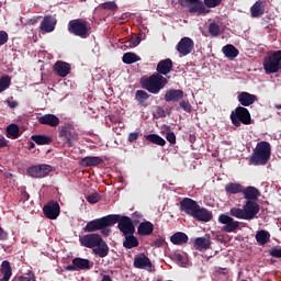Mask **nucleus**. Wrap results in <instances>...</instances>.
<instances>
[{
	"label": "nucleus",
	"mask_w": 281,
	"mask_h": 281,
	"mask_svg": "<svg viewBox=\"0 0 281 281\" xmlns=\"http://www.w3.org/2000/svg\"><path fill=\"white\" fill-rule=\"evenodd\" d=\"M31 139L40 146H45V144H52V137L45 135H33L31 136Z\"/></svg>",
	"instance_id": "e433bc0d"
},
{
	"label": "nucleus",
	"mask_w": 281,
	"mask_h": 281,
	"mask_svg": "<svg viewBox=\"0 0 281 281\" xmlns=\"http://www.w3.org/2000/svg\"><path fill=\"white\" fill-rule=\"evenodd\" d=\"M180 210L184 211L188 216L196 218V201H194V199H182V201H180Z\"/></svg>",
	"instance_id": "4468645a"
},
{
	"label": "nucleus",
	"mask_w": 281,
	"mask_h": 281,
	"mask_svg": "<svg viewBox=\"0 0 281 281\" xmlns=\"http://www.w3.org/2000/svg\"><path fill=\"white\" fill-rule=\"evenodd\" d=\"M119 229L125 236L124 241H127L128 234L131 233V216L120 215Z\"/></svg>",
	"instance_id": "412c9836"
},
{
	"label": "nucleus",
	"mask_w": 281,
	"mask_h": 281,
	"mask_svg": "<svg viewBox=\"0 0 281 281\" xmlns=\"http://www.w3.org/2000/svg\"><path fill=\"white\" fill-rule=\"evenodd\" d=\"M101 162L102 159L95 156H88L81 159V166H98Z\"/></svg>",
	"instance_id": "c9c22d12"
},
{
	"label": "nucleus",
	"mask_w": 281,
	"mask_h": 281,
	"mask_svg": "<svg viewBox=\"0 0 281 281\" xmlns=\"http://www.w3.org/2000/svg\"><path fill=\"white\" fill-rule=\"evenodd\" d=\"M195 218L196 221H204V223H209V221H212L213 218L212 211L205 207H201L200 203L196 201Z\"/></svg>",
	"instance_id": "aec40b11"
},
{
	"label": "nucleus",
	"mask_w": 281,
	"mask_h": 281,
	"mask_svg": "<svg viewBox=\"0 0 281 281\" xmlns=\"http://www.w3.org/2000/svg\"><path fill=\"white\" fill-rule=\"evenodd\" d=\"M80 244L82 247H88L89 249H93L97 256L100 258H105L106 256V244L102 240V237L99 234H88L80 237Z\"/></svg>",
	"instance_id": "7ed1b4c3"
},
{
	"label": "nucleus",
	"mask_w": 281,
	"mask_h": 281,
	"mask_svg": "<svg viewBox=\"0 0 281 281\" xmlns=\"http://www.w3.org/2000/svg\"><path fill=\"white\" fill-rule=\"evenodd\" d=\"M140 36H135L134 38H132V41L130 42V46H138V44H140Z\"/></svg>",
	"instance_id": "052dcab7"
},
{
	"label": "nucleus",
	"mask_w": 281,
	"mask_h": 281,
	"mask_svg": "<svg viewBox=\"0 0 281 281\" xmlns=\"http://www.w3.org/2000/svg\"><path fill=\"white\" fill-rule=\"evenodd\" d=\"M180 106H182V110L186 112H192V104L189 101L183 100V97L182 100H180Z\"/></svg>",
	"instance_id": "09e8293b"
},
{
	"label": "nucleus",
	"mask_w": 281,
	"mask_h": 281,
	"mask_svg": "<svg viewBox=\"0 0 281 281\" xmlns=\"http://www.w3.org/2000/svg\"><path fill=\"white\" fill-rule=\"evenodd\" d=\"M124 64H135V61H140V57L135 52H126L123 54Z\"/></svg>",
	"instance_id": "f704fd0d"
},
{
	"label": "nucleus",
	"mask_w": 281,
	"mask_h": 281,
	"mask_svg": "<svg viewBox=\"0 0 281 281\" xmlns=\"http://www.w3.org/2000/svg\"><path fill=\"white\" fill-rule=\"evenodd\" d=\"M8 239V232H5L3 228L0 227V240H7Z\"/></svg>",
	"instance_id": "680f3d73"
},
{
	"label": "nucleus",
	"mask_w": 281,
	"mask_h": 281,
	"mask_svg": "<svg viewBox=\"0 0 281 281\" xmlns=\"http://www.w3.org/2000/svg\"><path fill=\"white\" fill-rule=\"evenodd\" d=\"M272 148L270 143L261 140L257 143L256 148L252 150L249 161L252 166H267L271 158Z\"/></svg>",
	"instance_id": "f03ea898"
},
{
	"label": "nucleus",
	"mask_w": 281,
	"mask_h": 281,
	"mask_svg": "<svg viewBox=\"0 0 281 281\" xmlns=\"http://www.w3.org/2000/svg\"><path fill=\"white\" fill-rule=\"evenodd\" d=\"M72 265L74 267H76V269L85 270V269H89L90 262L88 259L75 258L72 260Z\"/></svg>",
	"instance_id": "ea45409f"
},
{
	"label": "nucleus",
	"mask_w": 281,
	"mask_h": 281,
	"mask_svg": "<svg viewBox=\"0 0 281 281\" xmlns=\"http://www.w3.org/2000/svg\"><path fill=\"white\" fill-rule=\"evenodd\" d=\"M8 43V33L5 31H0V46Z\"/></svg>",
	"instance_id": "6e6d98bb"
},
{
	"label": "nucleus",
	"mask_w": 281,
	"mask_h": 281,
	"mask_svg": "<svg viewBox=\"0 0 281 281\" xmlns=\"http://www.w3.org/2000/svg\"><path fill=\"white\" fill-rule=\"evenodd\" d=\"M231 121L235 127H240V125H251V112L246 110L244 104H239L238 108L231 112Z\"/></svg>",
	"instance_id": "20e7f679"
},
{
	"label": "nucleus",
	"mask_w": 281,
	"mask_h": 281,
	"mask_svg": "<svg viewBox=\"0 0 281 281\" xmlns=\"http://www.w3.org/2000/svg\"><path fill=\"white\" fill-rule=\"evenodd\" d=\"M38 19H41V16L32 18V19L27 20V24L35 25V23H38Z\"/></svg>",
	"instance_id": "e2e57ef3"
},
{
	"label": "nucleus",
	"mask_w": 281,
	"mask_h": 281,
	"mask_svg": "<svg viewBox=\"0 0 281 281\" xmlns=\"http://www.w3.org/2000/svg\"><path fill=\"white\" fill-rule=\"evenodd\" d=\"M250 13L254 19L259 18V15H263L265 7L262 5L261 1H256L250 8Z\"/></svg>",
	"instance_id": "2f4dec72"
},
{
	"label": "nucleus",
	"mask_w": 281,
	"mask_h": 281,
	"mask_svg": "<svg viewBox=\"0 0 281 281\" xmlns=\"http://www.w3.org/2000/svg\"><path fill=\"white\" fill-rule=\"evenodd\" d=\"M59 137L66 144V146H74V142H76V132L71 130V127L64 126L59 131Z\"/></svg>",
	"instance_id": "2eb2a0df"
},
{
	"label": "nucleus",
	"mask_w": 281,
	"mask_h": 281,
	"mask_svg": "<svg viewBox=\"0 0 281 281\" xmlns=\"http://www.w3.org/2000/svg\"><path fill=\"white\" fill-rule=\"evenodd\" d=\"M54 71L59 78H67L71 74V65L65 61H57L54 65Z\"/></svg>",
	"instance_id": "6ab92c4d"
},
{
	"label": "nucleus",
	"mask_w": 281,
	"mask_h": 281,
	"mask_svg": "<svg viewBox=\"0 0 281 281\" xmlns=\"http://www.w3.org/2000/svg\"><path fill=\"white\" fill-rule=\"evenodd\" d=\"M173 69V61L172 59H160L158 61L156 71L149 77L144 76L140 77V86L146 87L148 92L151 94H159L161 89L168 85L169 79L166 77L167 74H170Z\"/></svg>",
	"instance_id": "f257e3e1"
},
{
	"label": "nucleus",
	"mask_w": 281,
	"mask_h": 281,
	"mask_svg": "<svg viewBox=\"0 0 281 281\" xmlns=\"http://www.w3.org/2000/svg\"><path fill=\"white\" fill-rule=\"evenodd\" d=\"M146 139H148L149 143H154L155 145H166L165 137H161V135H157L156 133L146 135Z\"/></svg>",
	"instance_id": "58836bf2"
},
{
	"label": "nucleus",
	"mask_w": 281,
	"mask_h": 281,
	"mask_svg": "<svg viewBox=\"0 0 281 281\" xmlns=\"http://www.w3.org/2000/svg\"><path fill=\"white\" fill-rule=\"evenodd\" d=\"M55 27H56V18L50 15L45 16L41 23V30H43V32H54Z\"/></svg>",
	"instance_id": "a878e982"
},
{
	"label": "nucleus",
	"mask_w": 281,
	"mask_h": 281,
	"mask_svg": "<svg viewBox=\"0 0 281 281\" xmlns=\"http://www.w3.org/2000/svg\"><path fill=\"white\" fill-rule=\"evenodd\" d=\"M106 281H113L112 277H110L109 274H106Z\"/></svg>",
	"instance_id": "338daca9"
},
{
	"label": "nucleus",
	"mask_w": 281,
	"mask_h": 281,
	"mask_svg": "<svg viewBox=\"0 0 281 281\" xmlns=\"http://www.w3.org/2000/svg\"><path fill=\"white\" fill-rule=\"evenodd\" d=\"M7 104H8V106H10V109H16V106H19V102L14 101L12 99H8Z\"/></svg>",
	"instance_id": "bf43d9fd"
},
{
	"label": "nucleus",
	"mask_w": 281,
	"mask_h": 281,
	"mask_svg": "<svg viewBox=\"0 0 281 281\" xmlns=\"http://www.w3.org/2000/svg\"><path fill=\"white\" fill-rule=\"evenodd\" d=\"M171 243L177 245L188 244L189 236L184 232H176L170 236Z\"/></svg>",
	"instance_id": "c756f323"
},
{
	"label": "nucleus",
	"mask_w": 281,
	"mask_h": 281,
	"mask_svg": "<svg viewBox=\"0 0 281 281\" xmlns=\"http://www.w3.org/2000/svg\"><path fill=\"white\" fill-rule=\"evenodd\" d=\"M52 170V166L49 165H36L33 167H30L26 172L30 177H33V179H43V177H47L49 175V171Z\"/></svg>",
	"instance_id": "1a4fd4ad"
},
{
	"label": "nucleus",
	"mask_w": 281,
	"mask_h": 281,
	"mask_svg": "<svg viewBox=\"0 0 281 281\" xmlns=\"http://www.w3.org/2000/svg\"><path fill=\"white\" fill-rule=\"evenodd\" d=\"M44 216L49 221H56L60 216V204L56 201H50L43 207Z\"/></svg>",
	"instance_id": "9d476101"
},
{
	"label": "nucleus",
	"mask_w": 281,
	"mask_h": 281,
	"mask_svg": "<svg viewBox=\"0 0 281 281\" xmlns=\"http://www.w3.org/2000/svg\"><path fill=\"white\" fill-rule=\"evenodd\" d=\"M193 48L194 42L193 38H191L190 36H183L177 44V52L182 56H188V54H191V52H193Z\"/></svg>",
	"instance_id": "9b49d317"
},
{
	"label": "nucleus",
	"mask_w": 281,
	"mask_h": 281,
	"mask_svg": "<svg viewBox=\"0 0 281 281\" xmlns=\"http://www.w3.org/2000/svg\"><path fill=\"white\" fill-rule=\"evenodd\" d=\"M167 241L165 239L164 236H158L157 239H155V241H153V246H166Z\"/></svg>",
	"instance_id": "5fc2aeb1"
},
{
	"label": "nucleus",
	"mask_w": 281,
	"mask_h": 281,
	"mask_svg": "<svg viewBox=\"0 0 281 281\" xmlns=\"http://www.w3.org/2000/svg\"><path fill=\"white\" fill-rule=\"evenodd\" d=\"M40 124H45L47 126H58L60 124V119L54 114H46L38 119Z\"/></svg>",
	"instance_id": "393cba45"
},
{
	"label": "nucleus",
	"mask_w": 281,
	"mask_h": 281,
	"mask_svg": "<svg viewBox=\"0 0 281 281\" xmlns=\"http://www.w3.org/2000/svg\"><path fill=\"white\" fill-rule=\"evenodd\" d=\"M222 52L231 60L236 59V56L239 54V49H237V46H234V44H226L223 46Z\"/></svg>",
	"instance_id": "cd10ccee"
},
{
	"label": "nucleus",
	"mask_w": 281,
	"mask_h": 281,
	"mask_svg": "<svg viewBox=\"0 0 281 281\" xmlns=\"http://www.w3.org/2000/svg\"><path fill=\"white\" fill-rule=\"evenodd\" d=\"M69 271H74V266H68Z\"/></svg>",
	"instance_id": "774afa93"
},
{
	"label": "nucleus",
	"mask_w": 281,
	"mask_h": 281,
	"mask_svg": "<svg viewBox=\"0 0 281 281\" xmlns=\"http://www.w3.org/2000/svg\"><path fill=\"white\" fill-rule=\"evenodd\" d=\"M5 146H8V142L4 137H0V148H5Z\"/></svg>",
	"instance_id": "0e129e2a"
},
{
	"label": "nucleus",
	"mask_w": 281,
	"mask_h": 281,
	"mask_svg": "<svg viewBox=\"0 0 281 281\" xmlns=\"http://www.w3.org/2000/svg\"><path fill=\"white\" fill-rule=\"evenodd\" d=\"M154 224L151 222H142L137 228L139 236H149L154 232Z\"/></svg>",
	"instance_id": "c85d7f7f"
},
{
	"label": "nucleus",
	"mask_w": 281,
	"mask_h": 281,
	"mask_svg": "<svg viewBox=\"0 0 281 281\" xmlns=\"http://www.w3.org/2000/svg\"><path fill=\"white\" fill-rule=\"evenodd\" d=\"M218 221L220 224H224L222 231L228 234L237 232V229L240 228V223L235 222V218L232 214L231 216H228L227 214H220Z\"/></svg>",
	"instance_id": "0eeeda50"
},
{
	"label": "nucleus",
	"mask_w": 281,
	"mask_h": 281,
	"mask_svg": "<svg viewBox=\"0 0 281 281\" xmlns=\"http://www.w3.org/2000/svg\"><path fill=\"white\" fill-rule=\"evenodd\" d=\"M231 215L235 216V218H245V204L243 209H238L236 206L231 209Z\"/></svg>",
	"instance_id": "c03bdc74"
},
{
	"label": "nucleus",
	"mask_w": 281,
	"mask_h": 281,
	"mask_svg": "<svg viewBox=\"0 0 281 281\" xmlns=\"http://www.w3.org/2000/svg\"><path fill=\"white\" fill-rule=\"evenodd\" d=\"M87 201L88 203H91V204H95L98 203V201H100V195L98 193H92L90 195H87Z\"/></svg>",
	"instance_id": "8fccbe9b"
},
{
	"label": "nucleus",
	"mask_w": 281,
	"mask_h": 281,
	"mask_svg": "<svg viewBox=\"0 0 281 281\" xmlns=\"http://www.w3.org/2000/svg\"><path fill=\"white\" fill-rule=\"evenodd\" d=\"M225 191L227 193H243L244 186H241V183H227L225 186Z\"/></svg>",
	"instance_id": "4c0bfd02"
},
{
	"label": "nucleus",
	"mask_w": 281,
	"mask_h": 281,
	"mask_svg": "<svg viewBox=\"0 0 281 281\" xmlns=\"http://www.w3.org/2000/svg\"><path fill=\"white\" fill-rule=\"evenodd\" d=\"M257 100V94H251L250 92H238V102L244 104L246 110H248V106L254 104Z\"/></svg>",
	"instance_id": "4be33fe9"
},
{
	"label": "nucleus",
	"mask_w": 281,
	"mask_h": 281,
	"mask_svg": "<svg viewBox=\"0 0 281 281\" xmlns=\"http://www.w3.org/2000/svg\"><path fill=\"white\" fill-rule=\"evenodd\" d=\"M140 133H130L128 135V139H130V143H135L136 139H138Z\"/></svg>",
	"instance_id": "13d9d810"
},
{
	"label": "nucleus",
	"mask_w": 281,
	"mask_h": 281,
	"mask_svg": "<svg viewBox=\"0 0 281 281\" xmlns=\"http://www.w3.org/2000/svg\"><path fill=\"white\" fill-rule=\"evenodd\" d=\"M209 31L211 36H220L221 35V26L218 24H215V22H212L209 26Z\"/></svg>",
	"instance_id": "a18cd8bd"
},
{
	"label": "nucleus",
	"mask_w": 281,
	"mask_h": 281,
	"mask_svg": "<svg viewBox=\"0 0 281 281\" xmlns=\"http://www.w3.org/2000/svg\"><path fill=\"white\" fill-rule=\"evenodd\" d=\"M178 2L180 3V5H189L190 3V13H205V5L200 0H178Z\"/></svg>",
	"instance_id": "dca6fc26"
},
{
	"label": "nucleus",
	"mask_w": 281,
	"mask_h": 281,
	"mask_svg": "<svg viewBox=\"0 0 281 281\" xmlns=\"http://www.w3.org/2000/svg\"><path fill=\"white\" fill-rule=\"evenodd\" d=\"M83 232H101L103 234H106V216L88 222L87 225L83 227Z\"/></svg>",
	"instance_id": "6e6552de"
},
{
	"label": "nucleus",
	"mask_w": 281,
	"mask_h": 281,
	"mask_svg": "<svg viewBox=\"0 0 281 281\" xmlns=\"http://www.w3.org/2000/svg\"><path fill=\"white\" fill-rule=\"evenodd\" d=\"M168 128L169 130H168V133L166 135V137L168 139V143H170L171 145H176V143H177V135H176V133L171 132L170 125H168Z\"/></svg>",
	"instance_id": "49530a36"
},
{
	"label": "nucleus",
	"mask_w": 281,
	"mask_h": 281,
	"mask_svg": "<svg viewBox=\"0 0 281 281\" xmlns=\"http://www.w3.org/2000/svg\"><path fill=\"white\" fill-rule=\"evenodd\" d=\"M270 257H276L277 259H281V248L273 247V249H270Z\"/></svg>",
	"instance_id": "864d4df0"
},
{
	"label": "nucleus",
	"mask_w": 281,
	"mask_h": 281,
	"mask_svg": "<svg viewBox=\"0 0 281 281\" xmlns=\"http://www.w3.org/2000/svg\"><path fill=\"white\" fill-rule=\"evenodd\" d=\"M21 136V130L19 128V125L16 124H10L7 127V137L10 139H16V137Z\"/></svg>",
	"instance_id": "72a5a7b5"
},
{
	"label": "nucleus",
	"mask_w": 281,
	"mask_h": 281,
	"mask_svg": "<svg viewBox=\"0 0 281 281\" xmlns=\"http://www.w3.org/2000/svg\"><path fill=\"white\" fill-rule=\"evenodd\" d=\"M119 11L116 1H106V14L114 15Z\"/></svg>",
	"instance_id": "79ce46f5"
},
{
	"label": "nucleus",
	"mask_w": 281,
	"mask_h": 281,
	"mask_svg": "<svg viewBox=\"0 0 281 281\" xmlns=\"http://www.w3.org/2000/svg\"><path fill=\"white\" fill-rule=\"evenodd\" d=\"M12 83V78L10 76H3L0 78V93H3L7 89H10V85Z\"/></svg>",
	"instance_id": "a19ab883"
},
{
	"label": "nucleus",
	"mask_w": 281,
	"mask_h": 281,
	"mask_svg": "<svg viewBox=\"0 0 281 281\" xmlns=\"http://www.w3.org/2000/svg\"><path fill=\"white\" fill-rule=\"evenodd\" d=\"M21 281H36V277L32 272H27L20 278Z\"/></svg>",
	"instance_id": "603ef678"
},
{
	"label": "nucleus",
	"mask_w": 281,
	"mask_h": 281,
	"mask_svg": "<svg viewBox=\"0 0 281 281\" xmlns=\"http://www.w3.org/2000/svg\"><path fill=\"white\" fill-rule=\"evenodd\" d=\"M132 218L134 221V226H135V224H138V226H140L142 218H143L142 212L140 211H134V214H132Z\"/></svg>",
	"instance_id": "de8ad7c7"
},
{
	"label": "nucleus",
	"mask_w": 281,
	"mask_h": 281,
	"mask_svg": "<svg viewBox=\"0 0 281 281\" xmlns=\"http://www.w3.org/2000/svg\"><path fill=\"white\" fill-rule=\"evenodd\" d=\"M172 259L175 261H184L183 255H180V251H175L172 255Z\"/></svg>",
	"instance_id": "4d7b16f0"
},
{
	"label": "nucleus",
	"mask_w": 281,
	"mask_h": 281,
	"mask_svg": "<svg viewBox=\"0 0 281 281\" xmlns=\"http://www.w3.org/2000/svg\"><path fill=\"white\" fill-rule=\"evenodd\" d=\"M161 131H162V133H166V135H168V133H169V125H162Z\"/></svg>",
	"instance_id": "69168bd1"
},
{
	"label": "nucleus",
	"mask_w": 281,
	"mask_h": 281,
	"mask_svg": "<svg viewBox=\"0 0 281 281\" xmlns=\"http://www.w3.org/2000/svg\"><path fill=\"white\" fill-rule=\"evenodd\" d=\"M130 225H131V228H130V233L127 236V241H123V246H125V249H134L135 246L139 245L137 236H135L136 226H135L133 216H132V218H130Z\"/></svg>",
	"instance_id": "ddd939ff"
},
{
	"label": "nucleus",
	"mask_w": 281,
	"mask_h": 281,
	"mask_svg": "<svg viewBox=\"0 0 281 281\" xmlns=\"http://www.w3.org/2000/svg\"><path fill=\"white\" fill-rule=\"evenodd\" d=\"M260 211V204L258 201H246L244 204V218L246 221H251L257 216Z\"/></svg>",
	"instance_id": "f8f14e48"
},
{
	"label": "nucleus",
	"mask_w": 281,
	"mask_h": 281,
	"mask_svg": "<svg viewBox=\"0 0 281 281\" xmlns=\"http://www.w3.org/2000/svg\"><path fill=\"white\" fill-rule=\"evenodd\" d=\"M223 0H204L205 5L207 8H216V5H221Z\"/></svg>",
	"instance_id": "3c124183"
},
{
	"label": "nucleus",
	"mask_w": 281,
	"mask_h": 281,
	"mask_svg": "<svg viewBox=\"0 0 281 281\" xmlns=\"http://www.w3.org/2000/svg\"><path fill=\"white\" fill-rule=\"evenodd\" d=\"M271 234L269 232H266L265 228H260V232H257L256 239L258 244L263 246L265 244H268L270 241Z\"/></svg>",
	"instance_id": "473e14b6"
},
{
	"label": "nucleus",
	"mask_w": 281,
	"mask_h": 281,
	"mask_svg": "<svg viewBox=\"0 0 281 281\" xmlns=\"http://www.w3.org/2000/svg\"><path fill=\"white\" fill-rule=\"evenodd\" d=\"M184 97L183 90H167L165 94L166 102H180Z\"/></svg>",
	"instance_id": "b1692460"
},
{
	"label": "nucleus",
	"mask_w": 281,
	"mask_h": 281,
	"mask_svg": "<svg viewBox=\"0 0 281 281\" xmlns=\"http://www.w3.org/2000/svg\"><path fill=\"white\" fill-rule=\"evenodd\" d=\"M149 90H147V87H143V90H137L135 93V100H137L138 104H142L143 106H147L150 94L148 93Z\"/></svg>",
	"instance_id": "bb28decb"
},
{
	"label": "nucleus",
	"mask_w": 281,
	"mask_h": 281,
	"mask_svg": "<svg viewBox=\"0 0 281 281\" xmlns=\"http://www.w3.org/2000/svg\"><path fill=\"white\" fill-rule=\"evenodd\" d=\"M134 267L136 269H151L153 261L145 255V252H140V255L134 257Z\"/></svg>",
	"instance_id": "a211bd4d"
},
{
	"label": "nucleus",
	"mask_w": 281,
	"mask_h": 281,
	"mask_svg": "<svg viewBox=\"0 0 281 281\" xmlns=\"http://www.w3.org/2000/svg\"><path fill=\"white\" fill-rule=\"evenodd\" d=\"M68 31L75 36H80V38H87L89 36V24L80 20H75L69 22Z\"/></svg>",
	"instance_id": "423d86ee"
},
{
	"label": "nucleus",
	"mask_w": 281,
	"mask_h": 281,
	"mask_svg": "<svg viewBox=\"0 0 281 281\" xmlns=\"http://www.w3.org/2000/svg\"><path fill=\"white\" fill-rule=\"evenodd\" d=\"M121 214H109L106 216V226H113L114 224H120Z\"/></svg>",
	"instance_id": "37998d69"
},
{
	"label": "nucleus",
	"mask_w": 281,
	"mask_h": 281,
	"mask_svg": "<svg viewBox=\"0 0 281 281\" xmlns=\"http://www.w3.org/2000/svg\"><path fill=\"white\" fill-rule=\"evenodd\" d=\"M1 273L3 277L0 279V281H10V278H12V267L8 261L2 262Z\"/></svg>",
	"instance_id": "7c9ffc66"
},
{
	"label": "nucleus",
	"mask_w": 281,
	"mask_h": 281,
	"mask_svg": "<svg viewBox=\"0 0 281 281\" xmlns=\"http://www.w3.org/2000/svg\"><path fill=\"white\" fill-rule=\"evenodd\" d=\"M263 69L266 74H277L281 69V49L267 54L263 58Z\"/></svg>",
	"instance_id": "39448f33"
},
{
	"label": "nucleus",
	"mask_w": 281,
	"mask_h": 281,
	"mask_svg": "<svg viewBox=\"0 0 281 281\" xmlns=\"http://www.w3.org/2000/svg\"><path fill=\"white\" fill-rule=\"evenodd\" d=\"M193 245L199 251H206L207 249H211L212 239L210 234H205V236H196Z\"/></svg>",
	"instance_id": "f3484780"
},
{
	"label": "nucleus",
	"mask_w": 281,
	"mask_h": 281,
	"mask_svg": "<svg viewBox=\"0 0 281 281\" xmlns=\"http://www.w3.org/2000/svg\"><path fill=\"white\" fill-rule=\"evenodd\" d=\"M243 194L247 201H258L261 195L259 189H256V186H247L246 189L243 186Z\"/></svg>",
	"instance_id": "5701e85b"
}]
</instances>
